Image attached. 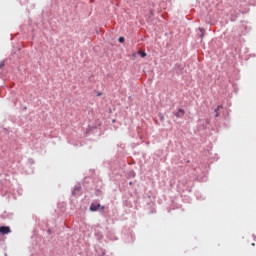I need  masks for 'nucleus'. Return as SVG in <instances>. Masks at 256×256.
Here are the masks:
<instances>
[{"label": "nucleus", "instance_id": "nucleus-7", "mask_svg": "<svg viewBox=\"0 0 256 256\" xmlns=\"http://www.w3.org/2000/svg\"><path fill=\"white\" fill-rule=\"evenodd\" d=\"M118 41H119V43H125V38H124V37H120V38L118 39Z\"/></svg>", "mask_w": 256, "mask_h": 256}, {"label": "nucleus", "instance_id": "nucleus-10", "mask_svg": "<svg viewBox=\"0 0 256 256\" xmlns=\"http://www.w3.org/2000/svg\"><path fill=\"white\" fill-rule=\"evenodd\" d=\"M215 117H219V112H216V115H215Z\"/></svg>", "mask_w": 256, "mask_h": 256}, {"label": "nucleus", "instance_id": "nucleus-4", "mask_svg": "<svg viewBox=\"0 0 256 256\" xmlns=\"http://www.w3.org/2000/svg\"><path fill=\"white\" fill-rule=\"evenodd\" d=\"M138 55H140L142 58L147 57V53L143 51H138Z\"/></svg>", "mask_w": 256, "mask_h": 256}, {"label": "nucleus", "instance_id": "nucleus-12", "mask_svg": "<svg viewBox=\"0 0 256 256\" xmlns=\"http://www.w3.org/2000/svg\"><path fill=\"white\" fill-rule=\"evenodd\" d=\"M104 209H105V207H104V206H102V207H101V211H103Z\"/></svg>", "mask_w": 256, "mask_h": 256}, {"label": "nucleus", "instance_id": "nucleus-2", "mask_svg": "<svg viewBox=\"0 0 256 256\" xmlns=\"http://www.w3.org/2000/svg\"><path fill=\"white\" fill-rule=\"evenodd\" d=\"M185 115V110L183 109H179L177 113H175V117H177L178 119L183 117Z\"/></svg>", "mask_w": 256, "mask_h": 256}, {"label": "nucleus", "instance_id": "nucleus-6", "mask_svg": "<svg viewBox=\"0 0 256 256\" xmlns=\"http://www.w3.org/2000/svg\"><path fill=\"white\" fill-rule=\"evenodd\" d=\"M221 109H223V106H217V108L215 109V113H219V111H221Z\"/></svg>", "mask_w": 256, "mask_h": 256}, {"label": "nucleus", "instance_id": "nucleus-5", "mask_svg": "<svg viewBox=\"0 0 256 256\" xmlns=\"http://www.w3.org/2000/svg\"><path fill=\"white\" fill-rule=\"evenodd\" d=\"M199 31H201V35L200 37L203 39V37H205V30L203 28H199Z\"/></svg>", "mask_w": 256, "mask_h": 256}, {"label": "nucleus", "instance_id": "nucleus-11", "mask_svg": "<svg viewBox=\"0 0 256 256\" xmlns=\"http://www.w3.org/2000/svg\"><path fill=\"white\" fill-rule=\"evenodd\" d=\"M133 57H137V53H134V54H133Z\"/></svg>", "mask_w": 256, "mask_h": 256}, {"label": "nucleus", "instance_id": "nucleus-3", "mask_svg": "<svg viewBox=\"0 0 256 256\" xmlns=\"http://www.w3.org/2000/svg\"><path fill=\"white\" fill-rule=\"evenodd\" d=\"M99 207H101V204L92 203L90 206V211H97V209H99Z\"/></svg>", "mask_w": 256, "mask_h": 256}, {"label": "nucleus", "instance_id": "nucleus-9", "mask_svg": "<svg viewBox=\"0 0 256 256\" xmlns=\"http://www.w3.org/2000/svg\"><path fill=\"white\" fill-rule=\"evenodd\" d=\"M101 95H102V93H101V92H99V93L97 94V96H98V97H101Z\"/></svg>", "mask_w": 256, "mask_h": 256}, {"label": "nucleus", "instance_id": "nucleus-1", "mask_svg": "<svg viewBox=\"0 0 256 256\" xmlns=\"http://www.w3.org/2000/svg\"><path fill=\"white\" fill-rule=\"evenodd\" d=\"M8 233H11V228L8 226H1L0 227V235H8Z\"/></svg>", "mask_w": 256, "mask_h": 256}, {"label": "nucleus", "instance_id": "nucleus-8", "mask_svg": "<svg viewBox=\"0 0 256 256\" xmlns=\"http://www.w3.org/2000/svg\"><path fill=\"white\" fill-rule=\"evenodd\" d=\"M129 176L130 177H135V173L132 171V172L129 173Z\"/></svg>", "mask_w": 256, "mask_h": 256}]
</instances>
